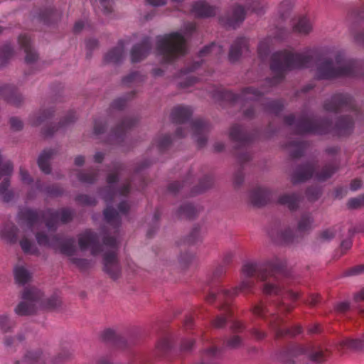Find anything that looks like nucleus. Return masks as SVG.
Masks as SVG:
<instances>
[{
    "label": "nucleus",
    "mask_w": 364,
    "mask_h": 364,
    "mask_svg": "<svg viewBox=\"0 0 364 364\" xmlns=\"http://www.w3.org/2000/svg\"><path fill=\"white\" fill-rule=\"evenodd\" d=\"M285 259L275 257L262 263L246 262L242 267V274L247 277L257 275L261 281L265 282L262 291L267 295H279L284 289L280 276L285 272Z\"/></svg>",
    "instance_id": "1"
},
{
    "label": "nucleus",
    "mask_w": 364,
    "mask_h": 364,
    "mask_svg": "<svg viewBox=\"0 0 364 364\" xmlns=\"http://www.w3.org/2000/svg\"><path fill=\"white\" fill-rule=\"evenodd\" d=\"M314 58L309 52L293 53L279 51L272 56L271 70L275 74L272 79L267 80L266 84L274 86L282 82L286 71L307 68L312 65Z\"/></svg>",
    "instance_id": "2"
},
{
    "label": "nucleus",
    "mask_w": 364,
    "mask_h": 364,
    "mask_svg": "<svg viewBox=\"0 0 364 364\" xmlns=\"http://www.w3.org/2000/svg\"><path fill=\"white\" fill-rule=\"evenodd\" d=\"M354 127V120L351 115L339 117L335 126L327 119H313L309 117H301L296 123V131L298 134H326L333 132L338 136L350 134Z\"/></svg>",
    "instance_id": "3"
},
{
    "label": "nucleus",
    "mask_w": 364,
    "mask_h": 364,
    "mask_svg": "<svg viewBox=\"0 0 364 364\" xmlns=\"http://www.w3.org/2000/svg\"><path fill=\"white\" fill-rule=\"evenodd\" d=\"M316 77L318 80H331L340 77H358L359 67L352 60H346L342 53L334 58H323L316 64Z\"/></svg>",
    "instance_id": "4"
},
{
    "label": "nucleus",
    "mask_w": 364,
    "mask_h": 364,
    "mask_svg": "<svg viewBox=\"0 0 364 364\" xmlns=\"http://www.w3.org/2000/svg\"><path fill=\"white\" fill-rule=\"evenodd\" d=\"M156 49L165 62H171L186 54V40L178 32L165 35L158 38Z\"/></svg>",
    "instance_id": "5"
},
{
    "label": "nucleus",
    "mask_w": 364,
    "mask_h": 364,
    "mask_svg": "<svg viewBox=\"0 0 364 364\" xmlns=\"http://www.w3.org/2000/svg\"><path fill=\"white\" fill-rule=\"evenodd\" d=\"M44 294L39 289L32 287L25 288L21 294V301L14 308V313L18 316H28L37 313L39 303Z\"/></svg>",
    "instance_id": "6"
},
{
    "label": "nucleus",
    "mask_w": 364,
    "mask_h": 364,
    "mask_svg": "<svg viewBox=\"0 0 364 364\" xmlns=\"http://www.w3.org/2000/svg\"><path fill=\"white\" fill-rule=\"evenodd\" d=\"M18 215L20 219L23 220L31 229L43 219L45 220L46 225L49 230H55L57 227L58 213L53 212L50 209L44 211L24 208L19 212Z\"/></svg>",
    "instance_id": "7"
},
{
    "label": "nucleus",
    "mask_w": 364,
    "mask_h": 364,
    "mask_svg": "<svg viewBox=\"0 0 364 364\" xmlns=\"http://www.w3.org/2000/svg\"><path fill=\"white\" fill-rule=\"evenodd\" d=\"M323 109L327 112H337L343 109H348L357 115L358 109L353 97L349 94L337 93L323 103Z\"/></svg>",
    "instance_id": "8"
},
{
    "label": "nucleus",
    "mask_w": 364,
    "mask_h": 364,
    "mask_svg": "<svg viewBox=\"0 0 364 364\" xmlns=\"http://www.w3.org/2000/svg\"><path fill=\"white\" fill-rule=\"evenodd\" d=\"M117 181L118 173L117 172L111 173L107 176V182L108 186L103 188L100 192L103 200L107 203H110L114 201L117 196H126L130 193L131 182L129 181H126L122 183L119 188L115 189L114 188V185Z\"/></svg>",
    "instance_id": "9"
},
{
    "label": "nucleus",
    "mask_w": 364,
    "mask_h": 364,
    "mask_svg": "<svg viewBox=\"0 0 364 364\" xmlns=\"http://www.w3.org/2000/svg\"><path fill=\"white\" fill-rule=\"evenodd\" d=\"M267 92V90H264L263 88L262 91L258 90L254 87H248L244 88L240 95H236L230 90H223L220 92V95L225 100L246 103L249 101L259 100L262 95Z\"/></svg>",
    "instance_id": "10"
},
{
    "label": "nucleus",
    "mask_w": 364,
    "mask_h": 364,
    "mask_svg": "<svg viewBox=\"0 0 364 364\" xmlns=\"http://www.w3.org/2000/svg\"><path fill=\"white\" fill-rule=\"evenodd\" d=\"M245 16V9L240 4H234L220 18V21L225 27L235 29L240 26Z\"/></svg>",
    "instance_id": "11"
},
{
    "label": "nucleus",
    "mask_w": 364,
    "mask_h": 364,
    "mask_svg": "<svg viewBox=\"0 0 364 364\" xmlns=\"http://www.w3.org/2000/svg\"><path fill=\"white\" fill-rule=\"evenodd\" d=\"M78 244L82 250L90 248L92 255H97L102 251L97 234L87 230L78 235Z\"/></svg>",
    "instance_id": "12"
},
{
    "label": "nucleus",
    "mask_w": 364,
    "mask_h": 364,
    "mask_svg": "<svg viewBox=\"0 0 364 364\" xmlns=\"http://www.w3.org/2000/svg\"><path fill=\"white\" fill-rule=\"evenodd\" d=\"M103 270L112 279H117L121 275V266L114 251L107 252L103 255Z\"/></svg>",
    "instance_id": "13"
},
{
    "label": "nucleus",
    "mask_w": 364,
    "mask_h": 364,
    "mask_svg": "<svg viewBox=\"0 0 364 364\" xmlns=\"http://www.w3.org/2000/svg\"><path fill=\"white\" fill-rule=\"evenodd\" d=\"M210 124L201 119H196L192 122V129L196 141L199 148L204 147L208 141L207 134L210 131Z\"/></svg>",
    "instance_id": "14"
},
{
    "label": "nucleus",
    "mask_w": 364,
    "mask_h": 364,
    "mask_svg": "<svg viewBox=\"0 0 364 364\" xmlns=\"http://www.w3.org/2000/svg\"><path fill=\"white\" fill-rule=\"evenodd\" d=\"M284 320L276 314H272L269 321V328L275 333L276 337L279 338L287 335L295 336L301 332V327L296 326L293 330L289 328H282V324Z\"/></svg>",
    "instance_id": "15"
},
{
    "label": "nucleus",
    "mask_w": 364,
    "mask_h": 364,
    "mask_svg": "<svg viewBox=\"0 0 364 364\" xmlns=\"http://www.w3.org/2000/svg\"><path fill=\"white\" fill-rule=\"evenodd\" d=\"M292 348H301L304 350L301 357H305L316 364L325 362L327 357V350H324L319 346H296Z\"/></svg>",
    "instance_id": "16"
},
{
    "label": "nucleus",
    "mask_w": 364,
    "mask_h": 364,
    "mask_svg": "<svg viewBox=\"0 0 364 364\" xmlns=\"http://www.w3.org/2000/svg\"><path fill=\"white\" fill-rule=\"evenodd\" d=\"M11 105L18 107L23 102V97L14 86L4 85L0 86V96Z\"/></svg>",
    "instance_id": "17"
},
{
    "label": "nucleus",
    "mask_w": 364,
    "mask_h": 364,
    "mask_svg": "<svg viewBox=\"0 0 364 364\" xmlns=\"http://www.w3.org/2000/svg\"><path fill=\"white\" fill-rule=\"evenodd\" d=\"M315 166L311 163L299 166L291 175V182L294 184L305 182L311 178L314 173Z\"/></svg>",
    "instance_id": "18"
},
{
    "label": "nucleus",
    "mask_w": 364,
    "mask_h": 364,
    "mask_svg": "<svg viewBox=\"0 0 364 364\" xmlns=\"http://www.w3.org/2000/svg\"><path fill=\"white\" fill-rule=\"evenodd\" d=\"M151 48V40L149 37L142 39L140 43L135 45L131 51V59L133 63H137L144 59Z\"/></svg>",
    "instance_id": "19"
},
{
    "label": "nucleus",
    "mask_w": 364,
    "mask_h": 364,
    "mask_svg": "<svg viewBox=\"0 0 364 364\" xmlns=\"http://www.w3.org/2000/svg\"><path fill=\"white\" fill-rule=\"evenodd\" d=\"M136 120L132 118H127L117 124L115 129L112 130L111 141L112 143H119L125 133L134 127Z\"/></svg>",
    "instance_id": "20"
},
{
    "label": "nucleus",
    "mask_w": 364,
    "mask_h": 364,
    "mask_svg": "<svg viewBox=\"0 0 364 364\" xmlns=\"http://www.w3.org/2000/svg\"><path fill=\"white\" fill-rule=\"evenodd\" d=\"M255 287V282L251 279H245L242 280L240 284L233 288L232 290L223 289L221 290V295L225 299H232L238 294L239 291L243 293L252 292Z\"/></svg>",
    "instance_id": "21"
},
{
    "label": "nucleus",
    "mask_w": 364,
    "mask_h": 364,
    "mask_svg": "<svg viewBox=\"0 0 364 364\" xmlns=\"http://www.w3.org/2000/svg\"><path fill=\"white\" fill-rule=\"evenodd\" d=\"M18 43L26 53L25 61L26 63L31 64L38 60V55L33 48L31 39L26 35L19 36Z\"/></svg>",
    "instance_id": "22"
},
{
    "label": "nucleus",
    "mask_w": 364,
    "mask_h": 364,
    "mask_svg": "<svg viewBox=\"0 0 364 364\" xmlns=\"http://www.w3.org/2000/svg\"><path fill=\"white\" fill-rule=\"evenodd\" d=\"M248 50L247 40L245 38H239L232 44L229 52V60L235 62L239 60L241 55Z\"/></svg>",
    "instance_id": "23"
},
{
    "label": "nucleus",
    "mask_w": 364,
    "mask_h": 364,
    "mask_svg": "<svg viewBox=\"0 0 364 364\" xmlns=\"http://www.w3.org/2000/svg\"><path fill=\"white\" fill-rule=\"evenodd\" d=\"M339 169V163L333 161L324 164L320 170L315 173V178L320 182H324L332 177Z\"/></svg>",
    "instance_id": "24"
},
{
    "label": "nucleus",
    "mask_w": 364,
    "mask_h": 364,
    "mask_svg": "<svg viewBox=\"0 0 364 364\" xmlns=\"http://www.w3.org/2000/svg\"><path fill=\"white\" fill-rule=\"evenodd\" d=\"M192 12L197 17L208 18L215 15L216 9L204 1H198L193 5Z\"/></svg>",
    "instance_id": "25"
},
{
    "label": "nucleus",
    "mask_w": 364,
    "mask_h": 364,
    "mask_svg": "<svg viewBox=\"0 0 364 364\" xmlns=\"http://www.w3.org/2000/svg\"><path fill=\"white\" fill-rule=\"evenodd\" d=\"M249 198L254 206L261 207L269 200V192L265 188H257L250 191Z\"/></svg>",
    "instance_id": "26"
},
{
    "label": "nucleus",
    "mask_w": 364,
    "mask_h": 364,
    "mask_svg": "<svg viewBox=\"0 0 364 364\" xmlns=\"http://www.w3.org/2000/svg\"><path fill=\"white\" fill-rule=\"evenodd\" d=\"M193 111L189 107L178 105L175 107L171 113V119L173 123L182 124L188 121Z\"/></svg>",
    "instance_id": "27"
},
{
    "label": "nucleus",
    "mask_w": 364,
    "mask_h": 364,
    "mask_svg": "<svg viewBox=\"0 0 364 364\" xmlns=\"http://www.w3.org/2000/svg\"><path fill=\"white\" fill-rule=\"evenodd\" d=\"M338 345L341 348H346L354 352H363L364 351V333L360 338H345L338 342Z\"/></svg>",
    "instance_id": "28"
},
{
    "label": "nucleus",
    "mask_w": 364,
    "mask_h": 364,
    "mask_svg": "<svg viewBox=\"0 0 364 364\" xmlns=\"http://www.w3.org/2000/svg\"><path fill=\"white\" fill-rule=\"evenodd\" d=\"M229 137L240 146H245L250 140V136L238 125H234L231 127Z\"/></svg>",
    "instance_id": "29"
},
{
    "label": "nucleus",
    "mask_w": 364,
    "mask_h": 364,
    "mask_svg": "<svg viewBox=\"0 0 364 364\" xmlns=\"http://www.w3.org/2000/svg\"><path fill=\"white\" fill-rule=\"evenodd\" d=\"M18 228L13 223H6L0 231V238L8 243H15L17 240Z\"/></svg>",
    "instance_id": "30"
},
{
    "label": "nucleus",
    "mask_w": 364,
    "mask_h": 364,
    "mask_svg": "<svg viewBox=\"0 0 364 364\" xmlns=\"http://www.w3.org/2000/svg\"><path fill=\"white\" fill-rule=\"evenodd\" d=\"M301 199V196L298 193L284 194L279 198L278 202L286 205L290 210H296L299 208Z\"/></svg>",
    "instance_id": "31"
},
{
    "label": "nucleus",
    "mask_w": 364,
    "mask_h": 364,
    "mask_svg": "<svg viewBox=\"0 0 364 364\" xmlns=\"http://www.w3.org/2000/svg\"><path fill=\"white\" fill-rule=\"evenodd\" d=\"M306 146L307 144L306 142L291 141L286 145V149L292 159H297L303 155Z\"/></svg>",
    "instance_id": "32"
},
{
    "label": "nucleus",
    "mask_w": 364,
    "mask_h": 364,
    "mask_svg": "<svg viewBox=\"0 0 364 364\" xmlns=\"http://www.w3.org/2000/svg\"><path fill=\"white\" fill-rule=\"evenodd\" d=\"M103 215L106 223L114 228H118L121 225V217L119 213L112 206L107 205L103 211Z\"/></svg>",
    "instance_id": "33"
},
{
    "label": "nucleus",
    "mask_w": 364,
    "mask_h": 364,
    "mask_svg": "<svg viewBox=\"0 0 364 364\" xmlns=\"http://www.w3.org/2000/svg\"><path fill=\"white\" fill-rule=\"evenodd\" d=\"M57 151L54 149H45L41 154L38 159V164L40 169L45 173L48 174L51 171L49 160Z\"/></svg>",
    "instance_id": "34"
},
{
    "label": "nucleus",
    "mask_w": 364,
    "mask_h": 364,
    "mask_svg": "<svg viewBox=\"0 0 364 364\" xmlns=\"http://www.w3.org/2000/svg\"><path fill=\"white\" fill-rule=\"evenodd\" d=\"M56 247L59 248L60 253L69 257L73 256L76 251L73 238L61 239L59 237V240L55 245Z\"/></svg>",
    "instance_id": "35"
},
{
    "label": "nucleus",
    "mask_w": 364,
    "mask_h": 364,
    "mask_svg": "<svg viewBox=\"0 0 364 364\" xmlns=\"http://www.w3.org/2000/svg\"><path fill=\"white\" fill-rule=\"evenodd\" d=\"M123 53L124 45L122 41H119L117 46L112 48L105 55L104 60L107 63H117L122 60Z\"/></svg>",
    "instance_id": "36"
},
{
    "label": "nucleus",
    "mask_w": 364,
    "mask_h": 364,
    "mask_svg": "<svg viewBox=\"0 0 364 364\" xmlns=\"http://www.w3.org/2000/svg\"><path fill=\"white\" fill-rule=\"evenodd\" d=\"M14 279L17 284L24 285L32 278L31 273L23 266L18 265L14 269Z\"/></svg>",
    "instance_id": "37"
},
{
    "label": "nucleus",
    "mask_w": 364,
    "mask_h": 364,
    "mask_svg": "<svg viewBox=\"0 0 364 364\" xmlns=\"http://www.w3.org/2000/svg\"><path fill=\"white\" fill-rule=\"evenodd\" d=\"M314 218L310 213H304L297 222V230L299 232H308L313 229Z\"/></svg>",
    "instance_id": "38"
},
{
    "label": "nucleus",
    "mask_w": 364,
    "mask_h": 364,
    "mask_svg": "<svg viewBox=\"0 0 364 364\" xmlns=\"http://www.w3.org/2000/svg\"><path fill=\"white\" fill-rule=\"evenodd\" d=\"M62 303L61 298L57 294H53L46 299H43L42 298L39 303V306L53 311L61 307Z\"/></svg>",
    "instance_id": "39"
},
{
    "label": "nucleus",
    "mask_w": 364,
    "mask_h": 364,
    "mask_svg": "<svg viewBox=\"0 0 364 364\" xmlns=\"http://www.w3.org/2000/svg\"><path fill=\"white\" fill-rule=\"evenodd\" d=\"M16 322L12 321L9 314H0V332L6 334L14 331Z\"/></svg>",
    "instance_id": "40"
},
{
    "label": "nucleus",
    "mask_w": 364,
    "mask_h": 364,
    "mask_svg": "<svg viewBox=\"0 0 364 364\" xmlns=\"http://www.w3.org/2000/svg\"><path fill=\"white\" fill-rule=\"evenodd\" d=\"M36 239L39 245L55 248L57 242L59 240L58 235H53L50 239L43 232H38L36 234Z\"/></svg>",
    "instance_id": "41"
},
{
    "label": "nucleus",
    "mask_w": 364,
    "mask_h": 364,
    "mask_svg": "<svg viewBox=\"0 0 364 364\" xmlns=\"http://www.w3.org/2000/svg\"><path fill=\"white\" fill-rule=\"evenodd\" d=\"M10 186L9 178H5L0 183V197L4 202L8 203L14 198V193L9 190Z\"/></svg>",
    "instance_id": "42"
},
{
    "label": "nucleus",
    "mask_w": 364,
    "mask_h": 364,
    "mask_svg": "<svg viewBox=\"0 0 364 364\" xmlns=\"http://www.w3.org/2000/svg\"><path fill=\"white\" fill-rule=\"evenodd\" d=\"M25 339V333L19 332L16 336H5L3 341L6 347L15 348L18 343L23 342Z\"/></svg>",
    "instance_id": "43"
},
{
    "label": "nucleus",
    "mask_w": 364,
    "mask_h": 364,
    "mask_svg": "<svg viewBox=\"0 0 364 364\" xmlns=\"http://www.w3.org/2000/svg\"><path fill=\"white\" fill-rule=\"evenodd\" d=\"M14 48L9 44H5L0 48V67L5 66L14 56Z\"/></svg>",
    "instance_id": "44"
},
{
    "label": "nucleus",
    "mask_w": 364,
    "mask_h": 364,
    "mask_svg": "<svg viewBox=\"0 0 364 364\" xmlns=\"http://www.w3.org/2000/svg\"><path fill=\"white\" fill-rule=\"evenodd\" d=\"M177 213L180 218L193 219L197 215L198 210L191 204H184L179 208Z\"/></svg>",
    "instance_id": "45"
},
{
    "label": "nucleus",
    "mask_w": 364,
    "mask_h": 364,
    "mask_svg": "<svg viewBox=\"0 0 364 364\" xmlns=\"http://www.w3.org/2000/svg\"><path fill=\"white\" fill-rule=\"evenodd\" d=\"M294 29L295 31L306 35L312 30V25L310 21L306 17L299 18L298 23L294 26Z\"/></svg>",
    "instance_id": "46"
},
{
    "label": "nucleus",
    "mask_w": 364,
    "mask_h": 364,
    "mask_svg": "<svg viewBox=\"0 0 364 364\" xmlns=\"http://www.w3.org/2000/svg\"><path fill=\"white\" fill-rule=\"evenodd\" d=\"M262 105L265 112L276 114L280 112L284 107L283 103L279 100L267 101L266 103H262Z\"/></svg>",
    "instance_id": "47"
},
{
    "label": "nucleus",
    "mask_w": 364,
    "mask_h": 364,
    "mask_svg": "<svg viewBox=\"0 0 364 364\" xmlns=\"http://www.w3.org/2000/svg\"><path fill=\"white\" fill-rule=\"evenodd\" d=\"M213 185V178L210 176H205L199 182L198 186L195 187L192 192V195L201 193L208 189L210 188Z\"/></svg>",
    "instance_id": "48"
},
{
    "label": "nucleus",
    "mask_w": 364,
    "mask_h": 364,
    "mask_svg": "<svg viewBox=\"0 0 364 364\" xmlns=\"http://www.w3.org/2000/svg\"><path fill=\"white\" fill-rule=\"evenodd\" d=\"M20 246L22 250L26 254L39 255L40 252L28 238H23L20 241Z\"/></svg>",
    "instance_id": "49"
},
{
    "label": "nucleus",
    "mask_w": 364,
    "mask_h": 364,
    "mask_svg": "<svg viewBox=\"0 0 364 364\" xmlns=\"http://www.w3.org/2000/svg\"><path fill=\"white\" fill-rule=\"evenodd\" d=\"M280 237L282 240L286 244H292L297 239V235L293 229L286 228L280 232Z\"/></svg>",
    "instance_id": "50"
},
{
    "label": "nucleus",
    "mask_w": 364,
    "mask_h": 364,
    "mask_svg": "<svg viewBox=\"0 0 364 364\" xmlns=\"http://www.w3.org/2000/svg\"><path fill=\"white\" fill-rule=\"evenodd\" d=\"M97 176L98 172L97 171H90L79 173L77 178L82 183H93L97 180Z\"/></svg>",
    "instance_id": "51"
},
{
    "label": "nucleus",
    "mask_w": 364,
    "mask_h": 364,
    "mask_svg": "<svg viewBox=\"0 0 364 364\" xmlns=\"http://www.w3.org/2000/svg\"><path fill=\"white\" fill-rule=\"evenodd\" d=\"M242 345L243 339L238 335L231 336L225 341V346L230 349H237Z\"/></svg>",
    "instance_id": "52"
},
{
    "label": "nucleus",
    "mask_w": 364,
    "mask_h": 364,
    "mask_svg": "<svg viewBox=\"0 0 364 364\" xmlns=\"http://www.w3.org/2000/svg\"><path fill=\"white\" fill-rule=\"evenodd\" d=\"M53 212H57L58 217L57 222L60 219L63 223H68L70 222L73 218L74 211L69 208H63L60 211L53 210Z\"/></svg>",
    "instance_id": "53"
},
{
    "label": "nucleus",
    "mask_w": 364,
    "mask_h": 364,
    "mask_svg": "<svg viewBox=\"0 0 364 364\" xmlns=\"http://www.w3.org/2000/svg\"><path fill=\"white\" fill-rule=\"evenodd\" d=\"M38 188L43 192L46 193L48 196L52 197H57L61 196L63 193V190L59 186L53 185L46 186L45 188H40L38 186Z\"/></svg>",
    "instance_id": "54"
},
{
    "label": "nucleus",
    "mask_w": 364,
    "mask_h": 364,
    "mask_svg": "<svg viewBox=\"0 0 364 364\" xmlns=\"http://www.w3.org/2000/svg\"><path fill=\"white\" fill-rule=\"evenodd\" d=\"M321 188L318 186H311L306 191V196L310 201L317 200L321 196Z\"/></svg>",
    "instance_id": "55"
},
{
    "label": "nucleus",
    "mask_w": 364,
    "mask_h": 364,
    "mask_svg": "<svg viewBox=\"0 0 364 364\" xmlns=\"http://www.w3.org/2000/svg\"><path fill=\"white\" fill-rule=\"evenodd\" d=\"M70 260L81 270H86L92 267V262L87 259L71 257Z\"/></svg>",
    "instance_id": "56"
},
{
    "label": "nucleus",
    "mask_w": 364,
    "mask_h": 364,
    "mask_svg": "<svg viewBox=\"0 0 364 364\" xmlns=\"http://www.w3.org/2000/svg\"><path fill=\"white\" fill-rule=\"evenodd\" d=\"M264 7V3L260 0H251L247 4V9L250 10L252 12L259 14L262 12Z\"/></svg>",
    "instance_id": "57"
},
{
    "label": "nucleus",
    "mask_w": 364,
    "mask_h": 364,
    "mask_svg": "<svg viewBox=\"0 0 364 364\" xmlns=\"http://www.w3.org/2000/svg\"><path fill=\"white\" fill-rule=\"evenodd\" d=\"M40 352H28L26 358L28 364H44Z\"/></svg>",
    "instance_id": "58"
},
{
    "label": "nucleus",
    "mask_w": 364,
    "mask_h": 364,
    "mask_svg": "<svg viewBox=\"0 0 364 364\" xmlns=\"http://www.w3.org/2000/svg\"><path fill=\"white\" fill-rule=\"evenodd\" d=\"M230 315L229 310H227L223 314L218 316L213 321L212 325L216 328H223L227 322L228 316Z\"/></svg>",
    "instance_id": "59"
},
{
    "label": "nucleus",
    "mask_w": 364,
    "mask_h": 364,
    "mask_svg": "<svg viewBox=\"0 0 364 364\" xmlns=\"http://www.w3.org/2000/svg\"><path fill=\"white\" fill-rule=\"evenodd\" d=\"M144 80V76L138 72H133L122 79V83L128 85L132 82H139Z\"/></svg>",
    "instance_id": "60"
},
{
    "label": "nucleus",
    "mask_w": 364,
    "mask_h": 364,
    "mask_svg": "<svg viewBox=\"0 0 364 364\" xmlns=\"http://www.w3.org/2000/svg\"><path fill=\"white\" fill-rule=\"evenodd\" d=\"M53 114V111L51 109L43 110L39 114L33 119L32 124L35 126L39 125L41 123L44 122L46 119L50 117Z\"/></svg>",
    "instance_id": "61"
},
{
    "label": "nucleus",
    "mask_w": 364,
    "mask_h": 364,
    "mask_svg": "<svg viewBox=\"0 0 364 364\" xmlns=\"http://www.w3.org/2000/svg\"><path fill=\"white\" fill-rule=\"evenodd\" d=\"M221 50L222 48L220 46L215 43H212L209 46H205L203 49H201L199 52V55L203 57L210 53H218L221 51Z\"/></svg>",
    "instance_id": "62"
},
{
    "label": "nucleus",
    "mask_w": 364,
    "mask_h": 364,
    "mask_svg": "<svg viewBox=\"0 0 364 364\" xmlns=\"http://www.w3.org/2000/svg\"><path fill=\"white\" fill-rule=\"evenodd\" d=\"M75 201L81 205H95L96 200L87 195H79L75 198Z\"/></svg>",
    "instance_id": "63"
},
{
    "label": "nucleus",
    "mask_w": 364,
    "mask_h": 364,
    "mask_svg": "<svg viewBox=\"0 0 364 364\" xmlns=\"http://www.w3.org/2000/svg\"><path fill=\"white\" fill-rule=\"evenodd\" d=\"M172 140L169 135H164L157 141V147L160 151L166 149L171 144Z\"/></svg>",
    "instance_id": "64"
}]
</instances>
